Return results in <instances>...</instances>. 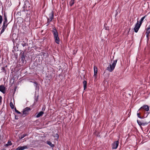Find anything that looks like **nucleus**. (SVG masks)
<instances>
[{"label": "nucleus", "instance_id": "1", "mask_svg": "<svg viewBox=\"0 0 150 150\" xmlns=\"http://www.w3.org/2000/svg\"><path fill=\"white\" fill-rule=\"evenodd\" d=\"M149 110V107L147 105H144L141 107L139 110V111H141V113L144 114V116L147 117L149 114L148 111Z\"/></svg>", "mask_w": 150, "mask_h": 150}, {"label": "nucleus", "instance_id": "2", "mask_svg": "<svg viewBox=\"0 0 150 150\" xmlns=\"http://www.w3.org/2000/svg\"><path fill=\"white\" fill-rule=\"evenodd\" d=\"M52 33L54 35L55 41L58 44H59V38L58 37V33L55 28L53 29Z\"/></svg>", "mask_w": 150, "mask_h": 150}, {"label": "nucleus", "instance_id": "3", "mask_svg": "<svg viewBox=\"0 0 150 150\" xmlns=\"http://www.w3.org/2000/svg\"><path fill=\"white\" fill-rule=\"evenodd\" d=\"M117 62V60H115L113 61L112 64H110L109 66L107 68V69L110 72H112L114 69Z\"/></svg>", "mask_w": 150, "mask_h": 150}, {"label": "nucleus", "instance_id": "4", "mask_svg": "<svg viewBox=\"0 0 150 150\" xmlns=\"http://www.w3.org/2000/svg\"><path fill=\"white\" fill-rule=\"evenodd\" d=\"M141 25L139 24V22L137 21L134 28V30L135 33H137Z\"/></svg>", "mask_w": 150, "mask_h": 150}, {"label": "nucleus", "instance_id": "5", "mask_svg": "<svg viewBox=\"0 0 150 150\" xmlns=\"http://www.w3.org/2000/svg\"><path fill=\"white\" fill-rule=\"evenodd\" d=\"M30 110V109L28 107H26L23 110V115H25L24 116L26 115L29 113V111Z\"/></svg>", "mask_w": 150, "mask_h": 150}, {"label": "nucleus", "instance_id": "6", "mask_svg": "<svg viewBox=\"0 0 150 150\" xmlns=\"http://www.w3.org/2000/svg\"><path fill=\"white\" fill-rule=\"evenodd\" d=\"M94 75L93 76V77L94 78V81H96V78H97V74L98 72V69L97 67L94 66Z\"/></svg>", "mask_w": 150, "mask_h": 150}, {"label": "nucleus", "instance_id": "7", "mask_svg": "<svg viewBox=\"0 0 150 150\" xmlns=\"http://www.w3.org/2000/svg\"><path fill=\"white\" fill-rule=\"evenodd\" d=\"M119 144V142L118 141L115 142L112 144V148L113 149H116L118 146Z\"/></svg>", "mask_w": 150, "mask_h": 150}, {"label": "nucleus", "instance_id": "8", "mask_svg": "<svg viewBox=\"0 0 150 150\" xmlns=\"http://www.w3.org/2000/svg\"><path fill=\"white\" fill-rule=\"evenodd\" d=\"M28 148L26 146H19L17 148L16 150H23Z\"/></svg>", "mask_w": 150, "mask_h": 150}, {"label": "nucleus", "instance_id": "9", "mask_svg": "<svg viewBox=\"0 0 150 150\" xmlns=\"http://www.w3.org/2000/svg\"><path fill=\"white\" fill-rule=\"evenodd\" d=\"M5 88L3 85L0 86V91L3 93H4L5 92Z\"/></svg>", "mask_w": 150, "mask_h": 150}, {"label": "nucleus", "instance_id": "10", "mask_svg": "<svg viewBox=\"0 0 150 150\" xmlns=\"http://www.w3.org/2000/svg\"><path fill=\"white\" fill-rule=\"evenodd\" d=\"M49 19H50V21H51L53 19L54 17V13L52 11L49 14Z\"/></svg>", "mask_w": 150, "mask_h": 150}, {"label": "nucleus", "instance_id": "11", "mask_svg": "<svg viewBox=\"0 0 150 150\" xmlns=\"http://www.w3.org/2000/svg\"><path fill=\"white\" fill-rule=\"evenodd\" d=\"M150 33V25L146 29V36L147 37Z\"/></svg>", "mask_w": 150, "mask_h": 150}, {"label": "nucleus", "instance_id": "12", "mask_svg": "<svg viewBox=\"0 0 150 150\" xmlns=\"http://www.w3.org/2000/svg\"><path fill=\"white\" fill-rule=\"evenodd\" d=\"M44 114V112L43 111H40L38 113L36 116L37 118H38L42 116Z\"/></svg>", "mask_w": 150, "mask_h": 150}, {"label": "nucleus", "instance_id": "13", "mask_svg": "<svg viewBox=\"0 0 150 150\" xmlns=\"http://www.w3.org/2000/svg\"><path fill=\"white\" fill-rule=\"evenodd\" d=\"M140 115H144V114H143L142 113H141V111H139V110L137 111V117L140 118H142V117L140 116Z\"/></svg>", "mask_w": 150, "mask_h": 150}, {"label": "nucleus", "instance_id": "14", "mask_svg": "<svg viewBox=\"0 0 150 150\" xmlns=\"http://www.w3.org/2000/svg\"><path fill=\"white\" fill-rule=\"evenodd\" d=\"M4 21L3 23H6V24H8V21H7V18H6V17L5 15V14H4Z\"/></svg>", "mask_w": 150, "mask_h": 150}, {"label": "nucleus", "instance_id": "15", "mask_svg": "<svg viewBox=\"0 0 150 150\" xmlns=\"http://www.w3.org/2000/svg\"><path fill=\"white\" fill-rule=\"evenodd\" d=\"M47 143L50 145V146L52 147H54V145L52 144V142L50 141H47Z\"/></svg>", "mask_w": 150, "mask_h": 150}, {"label": "nucleus", "instance_id": "16", "mask_svg": "<svg viewBox=\"0 0 150 150\" xmlns=\"http://www.w3.org/2000/svg\"><path fill=\"white\" fill-rule=\"evenodd\" d=\"M12 145V143L11 142V141L9 140L7 142V143L5 144L4 145L5 146H11Z\"/></svg>", "mask_w": 150, "mask_h": 150}, {"label": "nucleus", "instance_id": "17", "mask_svg": "<svg viewBox=\"0 0 150 150\" xmlns=\"http://www.w3.org/2000/svg\"><path fill=\"white\" fill-rule=\"evenodd\" d=\"M146 15H145V16H144L143 17H142L141 18L140 21L139 22V24L140 25H142V24L143 22V21L144 20V19L146 17Z\"/></svg>", "mask_w": 150, "mask_h": 150}, {"label": "nucleus", "instance_id": "18", "mask_svg": "<svg viewBox=\"0 0 150 150\" xmlns=\"http://www.w3.org/2000/svg\"><path fill=\"white\" fill-rule=\"evenodd\" d=\"M83 84L84 90H85L86 87L87 82L85 81H84L83 82Z\"/></svg>", "mask_w": 150, "mask_h": 150}, {"label": "nucleus", "instance_id": "19", "mask_svg": "<svg viewBox=\"0 0 150 150\" xmlns=\"http://www.w3.org/2000/svg\"><path fill=\"white\" fill-rule=\"evenodd\" d=\"M75 2V0H71L70 2V6H72Z\"/></svg>", "mask_w": 150, "mask_h": 150}, {"label": "nucleus", "instance_id": "20", "mask_svg": "<svg viewBox=\"0 0 150 150\" xmlns=\"http://www.w3.org/2000/svg\"><path fill=\"white\" fill-rule=\"evenodd\" d=\"M6 28H4L3 27H1V31L0 34H2L4 32V31L5 30V29H6Z\"/></svg>", "mask_w": 150, "mask_h": 150}, {"label": "nucleus", "instance_id": "21", "mask_svg": "<svg viewBox=\"0 0 150 150\" xmlns=\"http://www.w3.org/2000/svg\"><path fill=\"white\" fill-rule=\"evenodd\" d=\"M26 136H27L26 134H24L21 135V136L19 137V139H22Z\"/></svg>", "mask_w": 150, "mask_h": 150}, {"label": "nucleus", "instance_id": "22", "mask_svg": "<svg viewBox=\"0 0 150 150\" xmlns=\"http://www.w3.org/2000/svg\"><path fill=\"white\" fill-rule=\"evenodd\" d=\"M8 24H6V23L5 24V23H3L2 27H3L4 28H6L8 26Z\"/></svg>", "mask_w": 150, "mask_h": 150}, {"label": "nucleus", "instance_id": "23", "mask_svg": "<svg viewBox=\"0 0 150 150\" xmlns=\"http://www.w3.org/2000/svg\"><path fill=\"white\" fill-rule=\"evenodd\" d=\"M10 107L12 109H13L14 108V106L13 103L12 102H11L10 103Z\"/></svg>", "mask_w": 150, "mask_h": 150}, {"label": "nucleus", "instance_id": "24", "mask_svg": "<svg viewBox=\"0 0 150 150\" xmlns=\"http://www.w3.org/2000/svg\"><path fill=\"white\" fill-rule=\"evenodd\" d=\"M137 122L139 125L140 126L143 125V123H142L140 121L137 120Z\"/></svg>", "mask_w": 150, "mask_h": 150}, {"label": "nucleus", "instance_id": "25", "mask_svg": "<svg viewBox=\"0 0 150 150\" xmlns=\"http://www.w3.org/2000/svg\"><path fill=\"white\" fill-rule=\"evenodd\" d=\"M3 19L1 15L0 16V24H1L2 22Z\"/></svg>", "mask_w": 150, "mask_h": 150}, {"label": "nucleus", "instance_id": "26", "mask_svg": "<svg viewBox=\"0 0 150 150\" xmlns=\"http://www.w3.org/2000/svg\"><path fill=\"white\" fill-rule=\"evenodd\" d=\"M15 110L16 112L18 114H21V112H20L18 110H17L16 109V108H15Z\"/></svg>", "mask_w": 150, "mask_h": 150}, {"label": "nucleus", "instance_id": "27", "mask_svg": "<svg viewBox=\"0 0 150 150\" xmlns=\"http://www.w3.org/2000/svg\"><path fill=\"white\" fill-rule=\"evenodd\" d=\"M24 42V43H21V44L23 47H24L25 46H26V43H24V42Z\"/></svg>", "mask_w": 150, "mask_h": 150}, {"label": "nucleus", "instance_id": "28", "mask_svg": "<svg viewBox=\"0 0 150 150\" xmlns=\"http://www.w3.org/2000/svg\"><path fill=\"white\" fill-rule=\"evenodd\" d=\"M25 59V57L24 55H23L21 57V60L24 61Z\"/></svg>", "mask_w": 150, "mask_h": 150}, {"label": "nucleus", "instance_id": "29", "mask_svg": "<svg viewBox=\"0 0 150 150\" xmlns=\"http://www.w3.org/2000/svg\"><path fill=\"white\" fill-rule=\"evenodd\" d=\"M50 21V19L49 18H47V23H50L51 21Z\"/></svg>", "mask_w": 150, "mask_h": 150}, {"label": "nucleus", "instance_id": "30", "mask_svg": "<svg viewBox=\"0 0 150 150\" xmlns=\"http://www.w3.org/2000/svg\"><path fill=\"white\" fill-rule=\"evenodd\" d=\"M56 137H59L58 135L57 134H56Z\"/></svg>", "mask_w": 150, "mask_h": 150}, {"label": "nucleus", "instance_id": "31", "mask_svg": "<svg viewBox=\"0 0 150 150\" xmlns=\"http://www.w3.org/2000/svg\"><path fill=\"white\" fill-rule=\"evenodd\" d=\"M34 83L36 84V85L37 84V82H34Z\"/></svg>", "mask_w": 150, "mask_h": 150}]
</instances>
